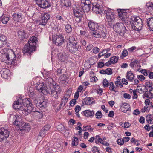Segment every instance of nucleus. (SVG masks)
Instances as JSON below:
<instances>
[{
  "instance_id": "nucleus-1",
  "label": "nucleus",
  "mask_w": 153,
  "mask_h": 153,
  "mask_svg": "<svg viewBox=\"0 0 153 153\" xmlns=\"http://www.w3.org/2000/svg\"><path fill=\"white\" fill-rule=\"evenodd\" d=\"M3 56L2 61L7 64H12L16 59V55L14 51L11 49H4L2 51Z\"/></svg>"
},
{
  "instance_id": "nucleus-2",
  "label": "nucleus",
  "mask_w": 153,
  "mask_h": 153,
  "mask_svg": "<svg viewBox=\"0 0 153 153\" xmlns=\"http://www.w3.org/2000/svg\"><path fill=\"white\" fill-rule=\"evenodd\" d=\"M38 41L37 38L35 36H32L28 40V43L25 45L23 48L24 53H30L36 49V45Z\"/></svg>"
},
{
  "instance_id": "nucleus-3",
  "label": "nucleus",
  "mask_w": 153,
  "mask_h": 153,
  "mask_svg": "<svg viewBox=\"0 0 153 153\" xmlns=\"http://www.w3.org/2000/svg\"><path fill=\"white\" fill-rule=\"evenodd\" d=\"M69 42L67 43V46L69 49L70 51L74 53L78 50L79 45L73 36H71L69 38Z\"/></svg>"
},
{
  "instance_id": "nucleus-4",
  "label": "nucleus",
  "mask_w": 153,
  "mask_h": 153,
  "mask_svg": "<svg viewBox=\"0 0 153 153\" xmlns=\"http://www.w3.org/2000/svg\"><path fill=\"white\" fill-rule=\"evenodd\" d=\"M131 19L134 22L131 24L132 29L135 30H141L143 26L141 19L138 16H133L131 17Z\"/></svg>"
},
{
  "instance_id": "nucleus-5",
  "label": "nucleus",
  "mask_w": 153,
  "mask_h": 153,
  "mask_svg": "<svg viewBox=\"0 0 153 153\" xmlns=\"http://www.w3.org/2000/svg\"><path fill=\"white\" fill-rule=\"evenodd\" d=\"M113 27L114 30L119 33L120 36L124 37L126 36V30L123 23H116L113 25Z\"/></svg>"
},
{
  "instance_id": "nucleus-6",
  "label": "nucleus",
  "mask_w": 153,
  "mask_h": 153,
  "mask_svg": "<svg viewBox=\"0 0 153 153\" xmlns=\"http://www.w3.org/2000/svg\"><path fill=\"white\" fill-rule=\"evenodd\" d=\"M104 13L106 14L105 18L108 24L111 25L114 22V16L113 10L111 9L106 8L105 9Z\"/></svg>"
},
{
  "instance_id": "nucleus-7",
  "label": "nucleus",
  "mask_w": 153,
  "mask_h": 153,
  "mask_svg": "<svg viewBox=\"0 0 153 153\" xmlns=\"http://www.w3.org/2000/svg\"><path fill=\"white\" fill-rule=\"evenodd\" d=\"M23 100H22L21 98H19L17 101L15 102L13 105V108L15 109H19L21 111H23L26 113L25 109L26 107V103H25Z\"/></svg>"
},
{
  "instance_id": "nucleus-8",
  "label": "nucleus",
  "mask_w": 153,
  "mask_h": 153,
  "mask_svg": "<svg viewBox=\"0 0 153 153\" xmlns=\"http://www.w3.org/2000/svg\"><path fill=\"white\" fill-rule=\"evenodd\" d=\"M24 101L26 103V107L25 109L26 113L25 114V115H27L32 112H36L35 109L28 99H25Z\"/></svg>"
},
{
  "instance_id": "nucleus-9",
  "label": "nucleus",
  "mask_w": 153,
  "mask_h": 153,
  "mask_svg": "<svg viewBox=\"0 0 153 153\" xmlns=\"http://www.w3.org/2000/svg\"><path fill=\"white\" fill-rule=\"evenodd\" d=\"M53 42L58 46L65 45L64 39L62 35H56L53 38Z\"/></svg>"
},
{
  "instance_id": "nucleus-10",
  "label": "nucleus",
  "mask_w": 153,
  "mask_h": 153,
  "mask_svg": "<svg viewBox=\"0 0 153 153\" xmlns=\"http://www.w3.org/2000/svg\"><path fill=\"white\" fill-rule=\"evenodd\" d=\"M93 31L91 35L96 38H99L102 37H104L106 36V34L103 29L100 27L99 29Z\"/></svg>"
},
{
  "instance_id": "nucleus-11",
  "label": "nucleus",
  "mask_w": 153,
  "mask_h": 153,
  "mask_svg": "<svg viewBox=\"0 0 153 153\" xmlns=\"http://www.w3.org/2000/svg\"><path fill=\"white\" fill-rule=\"evenodd\" d=\"M9 131L3 127L0 128V142L8 137Z\"/></svg>"
},
{
  "instance_id": "nucleus-12",
  "label": "nucleus",
  "mask_w": 153,
  "mask_h": 153,
  "mask_svg": "<svg viewBox=\"0 0 153 153\" xmlns=\"http://www.w3.org/2000/svg\"><path fill=\"white\" fill-rule=\"evenodd\" d=\"M35 88L37 91L42 93L44 95H46L48 93V91L42 83L37 84Z\"/></svg>"
},
{
  "instance_id": "nucleus-13",
  "label": "nucleus",
  "mask_w": 153,
  "mask_h": 153,
  "mask_svg": "<svg viewBox=\"0 0 153 153\" xmlns=\"http://www.w3.org/2000/svg\"><path fill=\"white\" fill-rule=\"evenodd\" d=\"M126 11V10H121L120 11H118V16L122 21H125L127 18V13Z\"/></svg>"
},
{
  "instance_id": "nucleus-14",
  "label": "nucleus",
  "mask_w": 153,
  "mask_h": 153,
  "mask_svg": "<svg viewBox=\"0 0 153 153\" xmlns=\"http://www.w3.org/2000/svg\"><path fill=\"white\" fill-rule=\"evenodd\" d=\"M88 26L89 29L93 31H96V30L99 29L100 28L98 24L92 20L89 21L88 24Z\"/></svg>"
},
{
  "instance_id": "nucleus-15",
  "label": "nucleus",
  "mask_w": 153,
  "mask_h": 153,
  "mask_svg": "<svg viewBox=\"0 0 153 153\" xmlns=\"http://www.w3.org/2000/svg\"><path fill=\"white\" fill-rule=\"evenodd\" d=\"M70 95L66 93L63 98L62 99L61 103L59 105V109L63 108L67 103L68 99L70 98Z\"/></svg>"
},
{
  "instance_id": "nucleus-16",
  "label": "nucleus",
  "mask_w": 153,
  "mask_h": 153,
  "mask_svg": "<svg viewBox=\"0 0 153 153\" xmlns=\"http://www.w3.org/2000/svg\"><path fill=\"white\" fill-rule=\"evenodd\" d=\"M30 129V125L28 123H21V127L19 128V130L22 131L26 132ZM25 133V132H24Z\"/></svg>"
},
{
  "instance_id": "nucleus-17",
  "label": "nucleus",
  "mask_w": 153,
  "mask_h": 153,
  "mask_svg": "<svg viewBox=\"0 0 153 153\" xmlns=\"http://www.w3.org/2000/svg\"><path fill=\"white\" fill-rule=\"evenodd\" d=\"M50 18V15L48 13H45L42 18L39 25L45 26Z\"/></svg>"
},
{
  "instance_id": "nucleus-18",
  "label": "nucleus",
  "mask_w": 153,
  "mask_h": 153,
  "mask_svg": "<svg viewBox=\"0 0 153 153\" xmlns=\"http://www.w3.org/2000/svg\"><path fill=\"white\" fill-rule=\"evenodd\" d=\"M51 126L49 125H47L44 126L41 130L39 133V135L41 137H44L46 133V131L50 129Z\"/></svg>"
},
{
  "instance_id": "nucleus-19",
  "label": "nucleus",
  "mask_w": 153,
  "mask_h": 153,
  "mask_svg": "<svg viewBox=\"0 0 153 153\" xmlns=\"http://www.w3.org/2000/svg\"><path fill=\"white\" fill-rule=\"evenodd\" d=\"M15 117L16 118L15 121L13 122V124L14 126L17 127L18 128L17 129L19 130V128L21 127V123L22 122H20L21 116H18L17 115L15 116Z\"/></svg>"
},
{
  "instance_id": "nucleus-20",
  "label": "nucleus",
  "mask_w": 153,
  "mask_h": 153,
  "mask_svg": "<svg viewBox=\"0 0 153 153\" xmlns=\"http://www.w3.org/2000/svg\"><path fill=\"white\" fill-rule=\"evenodd\" d=\"M47 100L43 99L40 101L36 104L37 106L41 108H45L47 107Z\"/></svg>"
},
{
  "instance_id": "nucleus-21",
  "label": "nucleus",
  "mask_w": 153,
  "mask_h": 153,
  "mask_svg": "<svg viewBox=\"0 0 153 153\" xmlns=\"http://www.w3.org/2000/svg\"><path fill=\"white\" fill-rule=\"evenodd\" d=\"M82 102L87 105H90L92 104L95 103L94 99L92 97H86L83 100Z\"/></svg>"
},
{
  "instance_id": "nucleus-22",
  "label": "nucleus",
  "mask_w": 153,
  "mask_h": 153,
  "mask_svg": "<svg viewBox=\"0 0 153 153\" xmlns=\"http://www.w3.org/2000/svg\"><path fill=\"white\" fill-rule=\"evenodd\" d=\"M1 73L3 77L6 79L10 76V71L7 69L3 68L1 70Z\"/></svg>"
},
{
  "instance_id": "nucleus-23",
  "label": "nucleus",
  "mask_w": 153,
  "mask_h": 153,
  "mask_svg": "<svg viewBox=\"0 0 153 153\" xmlns=\"http://www.w3.org/2000/svg\"><path fill=\"white\" fill-rule=\"evenodd\" d=\"M13 16V19L15 21L20 22H22L23 21L22 20V15L21 13L14 14Z\"/></svg>"
},
{
  "instance_id": "nucleus-24",
  "label": "nucleus",
  "mask_w": 153,
  "mask_h": 153,
  "mask_svg": "<svg viewBox=\"0 0 153 153\" xmlns=\"http://www.w3.org/2000/svg\"><path fill=\"white\" fill-rule=\"evenodd\" d=\"M7 43V37L4 35L0 34V44L2 45V47L6 45Z\"/></svg>"
},
{
  "instance_id": "nucleus-25",
  "label": "nucleus",
  "mask_w": 153,
  "mask_h": 153,
  "mask_svg": "<svg viewBox=\"0 0 153 153\" xmlns=\"http://www.w3.org/2000/svg\"><path fill=\"white\" fill-rule=\"evenodd\" d=\"M73 13L74 16L76 17L80 18L82 16V12L79 9L77 8H74L73 10Z\"/></svg>"
},
{
  "instance_id": "nucleus-26",
  "label": "nucleus",
  "mask_w": 153,
  "mask_h": 153,
  "mask_svg": "<svg viewBox=\"0 0 153 153\" xmlns=\"http://www.w3.org/2000/svg\"><path fill=\"white\" fill-rule=\"evenodd\" d=\"M18 36L19 38L21 39L27 38V36L25 31L23 30H21L18 31Z\"/></svg>"
},
{
  "instance_id": "nucleus-27",
  "label": "nucleus",
  "mask_w": 153,
  "mask_h": 153,
  "mask_svg": "<svg viewBox=\"0 0 153 153\" xmlns=\"http://www.w3.org/2000/svg\"><path fill=\"white\" fill-rule=\"evenodd\" d=\"M121 109L123 112L126 113L127 111L130 110V105L127 103H123L121 106Z\"/></svg>"
},
{
  "instance_id": "nucleus-28",
  "label": "nucleus",
  "mask_w": 153,
  "mask_h": 153,
  "mask_svg": "<svg viewBox=\"0 0 153 153\" xmlns=\"http://www.w3.org/2000/svg\"><path fill=\"white\" fill-rule=\"evenodd\" d=\"M94 111H90L89 110H85L82 112V114L84 115L87 116H92L94 115Z\"/></svg>"
},
{
  "instance_id": "nucleus-29",
  "label": "nucleus",
  "mask_w": 153,
  "mask_h": 153,
  "mask_svg": "<svg viewBox=\"0 0 153 153\" xmlns=\"http://www.w3.org/2000/svg\"><path fill=\"white\" fill-rule=\"evenodd\" d=\"M147 23L150 30L153 31V18L148 19Z\"/></svg>"
},
{
  "instance_id": "nucleus-30",
  "label": "nucleus",
  "mask_w": 153,
  "mask_h": 153,
  "mask_svg": "<svg viewBox=\"0 0 153 153\" xmlns=\"http://www.w3.org/2000/svg\"><path fill=\"white\" fill-rule=\"evenodd\" d=\"M126 77L127 79L131 81H132L134 78L133 73L131 71H129L127 72Z\"/></svg>"
},
{
  "instance_id": "nucleus-31",
  "label": "nucleus",
  "mask_w": 153,
  "mask_h": 153,
  "mask_svg": "<svg viewBox=\"0 0 153 153\" xmlns=\"http://www.w3.org/2000/svg\"><path fill=\"white\" fill-rule=\"evenodd\" d=\"M92 10L97 14H101L102 13L101 10L98 7V6L97 5H95L93 7Z\"/></svg>"
},
{
  "instance_id": "nucleus-32",
  "label": "nucleus",
  "mask_w": 153,
  "mask_h": 153,
  "mask_svg": "<svg viewBox=\"0 0 153 153\" xmlns=\"http://www.w3.org/2000/svg\"><path fill=\"white\" fill-rule=\"evenodd\" d=\"M91 6V3H90L89 4L84 5L83 6L81 7L84 12H87L90 10Z\"/></svg>"
},
{
  "instance_id": "nucleus-33",
  "label": "nucleus",
  "mask_w": 153,
  "mask_h": 153,
  "mask_svg": "<svg viewBox=\"0 0 153 153\" xmlns=\"http://www.w3.org/2000/svg\"><path fill=\"white\" fill-rule=\"evenodd\" d=\"M140 62L139 61L137 60H135L134 61L131 62L130 64L129 65L131 68L138 66L140 64Z\"/></svg>"
},
{
  "instance_id": "nucleus-34",
  "label": "nucleus",
  "mask_w": 153,
  "mask_h": 153,
  "mask_svg": "<svg viewBox=\"0 0 153 153\" xmlns=\"http://www.w3.org/2000/svg\"><path fill=\"white\" fill-rule=\"evenodd\" d=\"M152 95H153V94L150 92V91H147L144 93L143 96L144 98H145V97L150 98L151 97Z\"/></svg>"
},
{
  "instance_id": "nucleus-35",
  "label": "nucleus",
  "mask_w": 153,
  "mask_h": 153,
  "mask_svg": "<svg viewBox=\"0 0 153 153\" xmlns=\"http://www.w3.org/2000/svg\"><path fill=\"white\" fill-rule=\"evenodd\" d=\"M90 3L91 1L89 0H82L80 6L81 7L86 4H89Z\"/></svg>"
},
{
  "instance_id": "nucleus-36",
  "label": "nucleus",
  "mask_w": 153,
  "mask_h": 153,
  "mask_svg": "<svg viewBox=\"0 0 153 153\" xmlns=\"http://www.w3.org/2000/svg\"><path fill=\"white\" fill-rule=\"evenodd\" d=\"M78 138L76 137H74V139L72 140V145L74 146H77L78 144Z\"/></svg>"
},
{
  "instance_id": "nucleus-37",
  "label": "nucleus",
  "mask_w": 153,
  "mask_h": 153,
  "mask_svg": "<svg viewBox=\"0 0 153 153\" xmlns=\"http://www.w3.org/2000/svg\"><path fill=\"white\" fill-rule=\"evenodd\" d=\"M62 2L65 6L69 7L71 5V3L69 0H62Z\"/></svg>"
},
{
  "instance_id": "nucleus-38",
  "label": "nucleus",
  "mask_w": 153,
  "mask_h": 153,
  "mask_svg": "<svg viewBox=\"0 0 153 153\" xmlns=\"http://www.w3.org/2000/svg\"><path fill=\"white\" fill-rule=\"evenodd\" d=\"M146 119L149 123L152 124V123H151V122L153 120V117L151 114H149L148 115L146 116Z\"/></svg>"
},
{
  "instance_id": "nucleus-39",
  "label": "nucleus",
  "mask_w": 153,
  "mask_h": 153,
  "mask_svg": "<svg viewBox=\"0 0 153 153\" xmlns=\"http://www.w3.org/2000/svg\"><path fill=\"white\" fill-rule=\"evenodd\" d=\"M151 5H148V4H147L146 6L148 8V10L149 12L151 14L153 13V4L151 3Z\"/></svg>"
},
{
  "instance_id": "nucleus-40",
  "label": "nucleus",
  "mask_w": 153,
  "mask_h": 153,
  "mask_svg": "<svg viewBox=\"0 0 153 153\" xmlns=\"http://www.w3.org/2000/svg\"><path fill=\"white\" fill-rule=\"evenodd\" d=\"M65 31L67 33H69L72 31V28L71 26L69 24H67L65 26Z\"/></svg>"
},
{
  "instance_id": "nucleus-41",
  "label": "nucleus",
  "mask_w": 153,
  "mask_h": 153,
  "mask_svg": "<svg viewBox=\"0 0 153 153\" xmlns=\"http://www.w3.org/2000/svg\"><path fill=\"white\" fill-rule=\"evenodd\" d=\"M109 84L110 86L109 88L110 90L115 92H116L117 91L114 89L115 87L113 83L112 82H110Z\"/></svg>"
},
{
  "instance_id": "nucleus-42",
  "label": "nucleus",
  "mask_w": 153,
  "mask_h": 153,
  "mask_svg": "<svg viewBox=\"0 0 153 153\" xmlns=\"http://www.w3.org/2000/svg\"><path fill=\"white\" fill-rule=\"evenodd\" d=\"M55 88L54 90L51 91V95L55 98H57L58 97L57 92L56 90H55Z\"/></svg>"
},
{
  "instance_id": "nucleus-43",
  "label": "nucleus",
  "mask_w": 153,
  "mask_h": 153,
  "mask_svg": "<svg viewBox=\"0 0 153 153\" xmlns=\"http://www.w3.org/2000/svg\"><path fill=\"white\" fill-rule=\"evenodd\" d=\"M110 61L112 64H114L116 63L118 60V58L116 56H114L111 57L110 59Z\"/></svg>"
},
{
  "instance_id": "nucleus-44",
  "label": "nucleus",
  "mask_w": 153,
  "mask_h": 153,
  "mask_svg": "<svg viewBox=\"0 0 153 153\" xmlns=\"http://www.w3.org/2000/svg\"><path fill=\"white\" fill-rule=\"evenodd\" d=\"M9 20V17H3L2 18V23L4 24H6Z\"/></svg>"
},
{
  "instance_id": "nucleus-45",
  "label": "nucleus",
  "mask_w": 153,
  "mask_h": 153,
  "mask_svg": "<svg viewBox=\"0 0 153 153\" xmlns=\"http://www.w3.org/2000/svg\"><path fill=\"white\" fill-rule=\"evenodd\" d=\"M96 118H101L102 116V114L100 111H98L95 114Z\"/></svg>"
},
{
  "instance_id": "nucleus-46",
  "label": "nucleus",
  "mask_w": 153,
  "mask_h": 153,
  "mask_svg": "<svg viewBox=\"0 0 153 153\" xmlns=\"http://www.w3.org/2000/svg\"><path fill=\"white\" fill-rule=\"evenodd\" d=\"M109 83L108 81L106 79H104L103 81V85L104 87H108L109 85Z\"/></svg>"
},
{
  "instance_id": "nucleus-47",
  "label": "nucleus",
  "mask_w": 153,
  "mask_h": 153,
  "mask_svg": "<svg viewBox=\"0 0 153 153\" xmlns=\"http://www.w3.org/2000/svg\"><path fill=\"white\" fill-rule=\"evenodd\" d=\"M117 80L115 82V85L117 86H119V85L120 84L121 82L120 81L121 79L120 76H118L117 77Z\"/></svg>"
},
{
  "instance_id": "nucleus-48",
  "label": "nucleus",
  "mask_w": 153,
  "mask_h": 153,
  "mask_svg": "<svg viewBox=\"0 0 153 153\" xmlns=\"http://www.w3.org/2000/svg\"><path fill=\"white\" fill-rule=\"evenodd\" d=\"M59 59L62 61H64L65 59V55L62 53H60L58 56Z\"/></svg>"
},
{
  "instance_id": "nucleus-49",
  "label": "nucleus",
  "mask_w": 153,
  "mask_h": 153,
  "mask_svg": "<svg viewBox=\"0 0 153 153\" xmlns=\"http://www.w3.org/2000/svg\"><path fill=\"white\" fill-rule=\"evenodd\" d=\"M105 73L108 75L111 74L112 73V70L110 68H108L105 70Z\"/></svg>"
},
{
  "instance_id": "nucleus-50",
  "label": "nucleus",
  "mask_w": 153,
  "mask_h": 153,
  "mask_svg": "<svg viewBox=\"0 0 153 153\" xmlns=\"http://www.w3.org/2000/svg\"><path fill=\"white\" fill-rule=\"evenodd\" d=\"M92 151L93 153H99V150L97 147H93L92 149Z\"/></svg>"
},
{
  "instance_id": "nucleus-51",
  "label": "nucleus",
  "mask_w": 153,
  "mask_h": 153,
  "mask_svg": "<svg viewBox=\"0 0 153 153\" xmlns=\"http://www.w3.org/2000/svg\"><path fill=\"white\" fill-rule=\"evenodd\" d=\"M76 100L74 98L70 101V104L71 106H73L75 105L76 102Z\"/></svg>"
},
{
  "instance_id": "nucleus-52",
  "label": "nucleus",
  "mask_w": 153,
  "mask_h": 153,
  "mask_svg": "<svg viewBox=\"0 0 153 153\" xmlns=\"http://www.w3.org/2000/svg\"><path fill=\"white\" fill-rule=\"evenodd\" d=\"M137 78L141 81H143L145 79V77L142 75H138L137 76Z\"/></svg>"
},
{
  "instance_id": "nucleus-53",
  "label": "nucleus",
  "mask_w": 153,
  "mask_h": 153,
  "mask_svg": "<svg viewBox=\"0 0 153 153\" xmlns=\"http://www.w3.org/2000/svg\"><path fill=\"white\" fill-rule=\"evenodd\" d=\"M128 54V52L126 50H124L122 53V56L124 57L126 56Z\"/></svg>"
},
{
  "instance_id": "nucleus-54",
  "label": "nucleus",
  "mask_w": 153,
  "mask_h": 153,
  "mask_svg": "<svg viewBox=\"0 0 153 153\" xmlns=\"http://www.w3.org/2000/svg\"><path fill=\"white\" fill-rule=\"evenodd\" d=\"M99 49L97 47H95L93 49V52L95 53H97L99 51Z\"/></svg>"
},
{
  "instance_id": "nucleus-55",
  "label": "nucleus",
  "mask_w": 153,
  "mask_h": 153,
  "mask_svg": "<svg viewBox=\"0 0 153 153\" xmlns=\"http://www.w3.org/2000/svg\"><path fill=\"white\" fill-rule=\"evenodd\" d=\"M117 144L119 145H122L124 143V140H123L122 139V140H121L120 139H119L117 140Z\"/></svg>"
},
{
  "instance_id": "nucleus-56",
  "label": "nucleus",
  "mask_w": 153,
  "mask_h": 153,
  "mask_svg": "<svg viewBox=\"0 0 153 153\" xmlns=\"http://www.w3.org/2000/svg\"><path fill=\"white\" fill-rule=\"evenodd\" d=\"M140 71L145 76H147L148 74L146 70L145 69H142Z\"/></svg>"
},
{
  "instance_id": "nucleus-57",
  "label": "nucleus",
  "mask_w": 153,
  "mask_h": 153,
  "mask_svg": "<svg viewBox=\"0 0 153 153\" xmlns=\"http://www.w3.org/2000/svg\"><path fill=\"white\" fill-rule=\"evenodd\" d=\"M81 108L79 105H77L76 106L75 108V111L76 113L79 112L81 110Z\"/></svg>"
},
{
  "instance_id": "nucleus-58",
  "label": "nucleus",
  "mask_w": 153,
  "mask_h": 153,
  "mask_svg": "<svg viewBox=\"0 0 153 153\" xmlns=\"http://www.w3.org/2000/svg\"><path fill=\"white\" fill-rule=\"evenodd\" d=\"M136 49V47H132L131 48L128 49V51L130 53H132Z\"/></svg>"
},
{
  "instance_id": "nucleus-59",
  "label": "nucleus",
  "mask_w": 153,
  "mask_h": 153,
  "mask_svg": "<svg viewBox=\"0 0 153 153\" xmlns=\"http://www.w3.org/2000/svg\"><path fill=\"white\" fill-rule=\"evenodd\" d=\"M93 46L92 44H90L87 46L86 49L87 51H90L93 48Z\"/></svg>"
},
{
  "instance_id": "nucleus-60",
  "label": "nucleus",
  "mask_w": 153,
  "mask_h": 153,
  "mask_svg": "<svg viewBox=\"0 0 153 153\" xmlns=\"http://www.w3.org/2000/svg\"><path fill=\"white\" fill-rule=\"evenodd\" d=\"M97 80V78L95 76L91 78L90 79L91 81L93 82H96Z\"/></svg>"
},
{
  "instance_id": "nucleus-61",
  "label": "nucleus",
  "mask_w": 153,
  "mask_h": 153,
  "mask_svg": "<svg viewBox=\"0 0 153 153\" xmlns=\"http://www.w3.org/2000/svg\"><path fill=\"white\" fill-rule=\"evenodd\" d=\"M124 128H128L131 126V124L128 122L124 123Z\"/></svg>"
},
{
  "instance_id": "nucleus-62",
  "label": "nucleus",
  "mask_w": 153,
  "mask_h": 153,
  "mask_svg": "<svg viewBox=\"0 0 153 153\" xmlns=\"http://www.w3.org/2000/svg\"><path fill=\"white\" fill-rule=\"evenodd\" d=\"M123 97L125 98L130 99L131 98V96L130 95L127 93H125L124 94Z\"/></svg>"
},
{
  "instance_id": "nucleus-63",
  "label": "nucleus",
  "mask_w": 153,
  "mask_h": 153,
  "mask_svg": "<svg viewBox=\"0 0 153 153\" xmlns=\"http://www.w3.org/2000/svg\"><path fill=\"white\" fill-rule=\"evenodd\" d=\"M104 65L103 62H99L98 64V67L102 68L104 66Z\"/></svg>"
},
{
  "instance_id": "nucleus-64",
  "label": "nucleus",
  "mask_w": 153,
  "mask_h": 153,
  "mask_svg": "<svg viewBox=\"0 0 153 153\" xmlns=\"http://www.w3.org/2000/svg\"><path fill=\"white\" fill-rule=\"evenodd\" d=\"M122 81L123 84L125 85H127V84L128 83V81L124 78L123 79Z\"/></svg>"
}]
</instances>
